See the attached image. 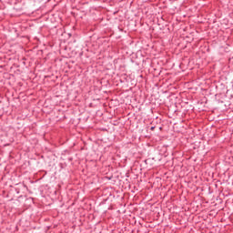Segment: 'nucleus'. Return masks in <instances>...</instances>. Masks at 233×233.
<instances>
[{"instance_id":"obj_1","label":"nucleus","mask_w":233,"mask_h":233,"mask_svg":"<svg viewBox=\"0 0 233 233\" xmlns=\"http://www.w3.org/2000/svg\"><path fill=\"white\" fill-rule=\"evenodd\" d=\"M154 128H156V127H151V130H154Z\"/></svg>"}]
</instances>
